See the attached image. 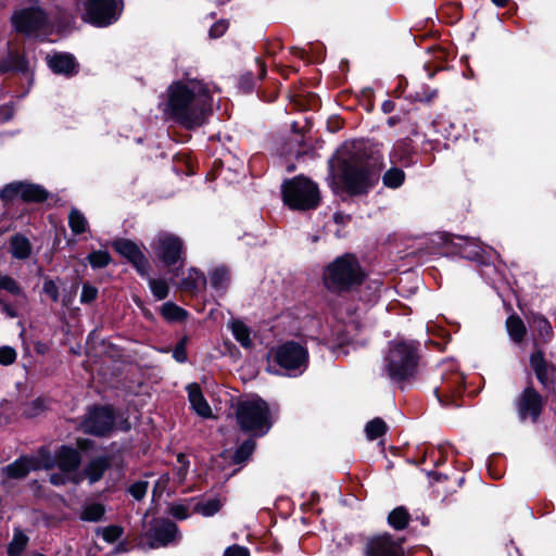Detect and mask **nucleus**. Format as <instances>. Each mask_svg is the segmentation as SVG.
<instances>
[{"mask_svg": "<svg viewBox=\"0 0 556 556\" xmlns=\"http://www.w3.org/2000/svg\"><path fill=\"white\" fill-rule=\"evenodd\" d=\"M223 505L224 500L215 496L198 502L193 507V511L204 517H212L222 509Z\"/></svg>", "mask_w": 556, "mask_h": 556, "instance_id": "24", "label": "nucleus"}, {"mask_svg": "<svg viewBox=\"0 0 556 556\" xmlns=\"http://www.w3.org/2000/svg\"><path fill=\"white\" fill-rule=\"evenodd\" d=\"M114 425V415L110 407H96L91 409L81 422L85 432L103 435L108 433Z\"/></svg>", "mask_w": 556, "mask_h": 556, "instance_id": "14", "label": "nucleus"}, {"mask_svg": "<svg viewBox=\"0 0 556 556\" xmlns=\"http://www.w3.org/2000/svg\"><path fill=\"white\" fill-rule=\"evenodd\" d=\"M409 153H410V147L407 141H399L393 146L392 152H391V161L393 163H401L404 165H407L409 163Z\"/></svg>", "mask_w": 556, "mask_h": 556, "instance_id": "30", "label": "nucleus"}, {"mask_svg": "<svg viewBox=\"0 0 556 556\" xmlns=\"http://www.w3.org/2000/svg\"><path fill=\"white\" fill-rule=\"evenodd\" d=\"M12 24L16 31L33 35L47 27L48 20L45 12L38 7L16 11L12 15Z\"/></svg>", "mask_w": 556, "mask_h": 556, "instance_id": "13", "label": "nucleus"}, {"mask_svg": "<svg viewBox=\"0 0 556 556\" xmlns=\"http://www.w3.org/2000/svg\"><path fill=\"white\" fill-rule=\"evenodd\" d=\"M212 105L211 91L204 83L198 79H181L168 86L164 112L181 126L193 129L206 123Z\"/></svg>", "mask_w": 556, "mask_h": 556, "instance_id": "1", "label": "nucleus"}, {"mask_svg": "<svg viewBox=\"0 0 556 556\" xmlns=\"http://www.w3.org/2000/svg\"><path fill=\"white\" fill-rule=\"evenodd\" d=\"M506 328L513 341L519 343L526 334V326L518 316H509L506 320Z\"/></svg>", "mask_w": 556, "mask_h": 556, "instance_id": "27", "label": "nucleus"}, {"mask_svg": "<svg viewBox=\"0 0 556 556\" xmlns=\"http://www.w3.org/2000/svg\"><path fill=\"white\" fill-rule=\"evenodd\" d=\"M109 466L110 460L108 457H97L92 459L85 470L90 483L99 481Z\"/></svg>", "mask_w": 556, "mask_h": 556, "instance_id": "23", "label": "nucleus"}, {"mask_svg": "<svg viewBox=\"0 0 556 556\" xmlns=\"http://www.w3.org/2000/svg\"><path fill=\"white\" fill-rule=\"evenodd\" d=\"M342 180L349 193H364L369 187L368 167L358 159L344 161L342 167Z\"/></svg>", "mask_w": 556, "mask_h": 556, "instance_id": "11", "label": "nucleus"}, {"mask_svg": "<svg viewBox=\"0 0 556 556\" xmlns=\"http://www.w3.org/2000/svg\"><path fill=\"white\" fill-rule=\"evenodd\" d=\"M533 324H534L535 328L540 331V334L543 338H547L551 336L552 327H551L549 323L547 321V319H545L542 316H535L533 319Z\"/></svg>", "mask_w": 556, "mask_h": 556, "instance_id": "44", "label": "nucleus"}, {"mask_svg": "<svg viewBox=\"0 0 556 556\" xmlns=\"http://www.w3.org/2000/svg\"><path fill=\"white\" fill-rule=\"evenodd\" d=\"M224 556H251V555L247 547L235 544L225 549Z\"/></svg>", "mask_w": 556, "mask_h": 556, "instance_id": "51", "label": "nucleus"}, {"mask_svg": "<svg viewBox=\"0 0 556 556\" xmlns=\"http://www.w3.org/2000/svg\"><path fill=\"white\" fill-rule=\"evenodd\" d=\"M11 253L15 258L24 260L30 254V243L23 236H14L11 239Z\"/></svg>", "mask_w": 556, "mask_h": 556, "instance_id": "26", "label": "nucleus"}, {"mask_svg": "<svg viewBox=\"0 0 556 556\" xmlns=\"http://www.w3.org/2000/svg\"><path fill=\"white\" fill-rule=\"evenodd\" d=\"M285 203L293 210H311L319 202V190L315 182L305 177H295L283 185Z\"/></svg>", "mask_w": 556, "mask_h": 556, "instance_id": "5", "label": "nucleus"}, {"mask_svg": "<svg viewBox=\"0 0 556 556\" xmlns=\"http://www.w3.org/2000/svg\"><path fill=\"white\" fill-rule=\"evenodd\" d=\"M146 278H148L150 290L157 301L167 298L169 293V287L164 279L151 278L149 275Z\"/></svg>", "mask_w": 556, "mask_h": 556, "instance_id": "34", "label": "nucleus"}, {"mask_svg": "<svg viewBox=\"0 0 556 556\" xmlns=\"http://www.w3.org/2000/svg\"><path fill=\"white\" fill-rule=\"evenodd\" d=\"M161 312L163 317L168 321H181L187 317V312L172 302L163 304Z\"/></svg>", "mask_w": 556, "mask_h": 556, "instance_id": "31", "label": "nucleus"}, {"mask_svg": "<svg viewBox=\"0 0 556 556\" xmlns=\"http://www.w3.org/2000/svg\"><path fill=\"white\" fill-rule=\"evenodd\" d=\"M408 520V513L403 507H397L393 509L388 516L389 525L396 530H402L406 528Z\"/></svg>", "mask_w": 556, "mask_h": 556, "instance_id": "32", "label": "nucleus"}, {"mask_svg": "<svg viewBox=\"0 0 556 556\" xmlns=\"http://www.w3.org/2000/svg\"><path fill=\"white\" fill-rule=\"evenodd\" d=\"M88 262L92 268H103L111 263V255L103 250L93 251L88 255Z\"/></svg>", "mask_w": 556, "mask_h": 556, "instance_id": "40", "label": "nucleus"}, {"mask_svg": "<svg viewBox=\"0 0 556 556\" xmlns=\"http://www.w3.org/2000/svg\"><path fill=\"white\" fill-rule=\"evenodd\" d=\"M237 419L241 429L256 435H264L271 427L268 405L258 396H251L238 405Z\"/></svg>", "mask_w": 556, "mask_h": 556, "instance_id": "4", "label": "nucleus"}, {"mask_svg": "<svg viewBox=\"0 0 556 556\" xmlns=\"http://www.w3.org/2000/svg\"><path fill=\"white\" fill-rule=\"evenodd\" d=\"M177 463L179 464V466L175 471V477H176L178 483H181L186 479L189 464L184 454H179L177 456Z\"/></svg>", "mask_w": 556, "mask_h": 556, "instance_id": "43", "label": "nucleus"}, {"mask_svg": "<svg viewBox=\"0 0 556 556\" xmlns=\"http://www.w3.org/2000/svg\"><path fill=\"white\" fill-rule=\"evenodd\" d=\"M365 278V271L353 254L334 258L324 270L325 286L332 291H348Z\"/></svg>", "mask_w": 556, "mask_h": 556, "instance_id": "2", "label": "nucleus"}, {"mask_svg": "<svg viewBox=\"0 0 556 556\" xmlns=\"http://www.w3.org/2000/svg\"><path fill=\"white\" fill-rule=\"evenodd\" d=\"M151 249L155 256L166 266H173L184 256L182 240L168 232H160L151 242Z\"/></svg>", "mask_w": 556, "mask_h": 556, "instance_id": "9", "label": "nucleus"}, {"mask_svg": "<svg viewBox=\"0 0 556 556\" xmlns=\"http://www.w3.org/2000/svg\"><path fill=\"white\" fill-rule=\"evenodd\" d=\"M405 179V174L401 168L391 167L387 170L382 177L384 186L389 188H399L402 186Z\"/></svg>", "mask_w": 556, "mask_h": 556, "instance_id": "35", "label": "nucleus"}, {"mask_svg": "<svg viewBox=\"0 0 556 556\" xmlns=\"http://www.w3.org/2000/svg\"><path fill=\"white\" fill-rule=\"evenodd\" d=\"M148 484L147 481H137L129 486L128 491L135 500L140 501L147 494Z\"/></svg>", "mask_w": 556, "mask_h": 556, "instance_id": "42", "label": "nucleus"}, {"mask_svg": "<svg viewBox=\"0 0 556 556\" xmlns=\"http://www.w3.org/2000/svg\"><path fill=\"white\" fill-rule=\"evenodd\" d=\"M16 358V352L11 346H2L0 348V364L1 365H11L14 363Z\"/></svg>", "mask_w": 556, "mask_h": 556, "instance_id": "46", "label": "nucleus"}, {"mask_svg": "<svg viewBox=\"0 0 556 556\" xmlns=\"http://www.w3.org/2000/svg\"><path fill=\"white\" fill-rule=\"evenodd\" d=\"M393 105L390 101H386L383 104H382V109L386 113L390 112L392 110Z\"/></svg>", "mask_w": 556, "mask_h": 556, "instance_id": "57", "label": "nucleus"}, {"mask_svg": "<svg viewBox=\"0 0 556 556\" xmlns=\"http://www.w3.org/2000/svg\"><path fill=\"white\" fill-rule=\"evenodd\" d=\"M105 514V507L101 503L89 502L81 507L80 519L88 522H99Z\"/></svg>", "mask_w": 556, "mask_h": 556, "instance_id": "25", "label": "nucleus"}, {"mask_svg": "<svg viewBox=\"0 0 556 556\" xmlns=\"http://www.w3.org/2000/svg\"><path fill=\"white\" fill-rule=\"evenodd\" d=\"M12 67L17 70V71H24L23 60H20L18 64H16V65H14Z\"/></svg>", "mask_w": 556, "mask_h": 556, "instance_id": "58", "label": "nucleus"}, {"mask_svg": "<svg viewBox=\"0 0 556 556\" xmlns=\"http://www.w3.org/2000/svg\"><path fill=\"white\" fill-rule=\"evenodd\" d=\"M228 28V23L226 21L216 22L210 29V36L212 38H218L225 34Z\"/></svg>", "mask_w": 556, "mask_h": 556, "instance_id": "52", "label": "nucleus"}, {"mask_svg": "<svg viewBox=\"0 0 556 556\" xmlns=\"http://www.w3.org/2000/svg\"><path fill=\"white\" fill-rule=\"evenodd\" d=\"M387 430L386 422L380 418H375L367 422L365 427L366 437L368 440H375L382 434H384Z\"/></svg>", "mask_w": 556, "mask_h": 556, "instance_id": "38", "label": "nucleus"}, {"mask_svg": "<svg viewBox=\"0 0 556 556\" xmlns=\"http://www.w3.org/2000/svg\"><path fill=\"white\" fill-rule=\"evenodd\" d=\"M178 535L176 525L166 519H153L143 526L141 544L149 548H159L174 542Z\"/></svg>", "mask_w": 556, "mask_h": 556, "instance_id": "8", "label": "nucleus"}, {"mask_svg": "<svg viewBox=\"0 0 556 556\" xmlns=\"http://www.w3.org/2000/svg\"><path fill=\"white\" fill-rule=\"evenodd\" d=\"M0 304L2 305V309L3 312L10 317V318H15L17 317V312L14 307H12L10 304L8 303H3L1 300H0Z\"/></svg>", "mask_w": 556, "mask_h": 556, "instance_id": "54", "label": "nucleus"}, {"mask_svg": "<svg viewBox=\"0 0 556 556\" xmlns=\"http://www.w3.org/2000/svg\"><path fill=\"white\" fill-rule=\"evenodd\" d=\"M254 448H255V443L253 440H248V441L243 442L235 453V456H233L235 463L240 464V463L245 462L251 456Z\"/></svg>", "mask_w": 556, "mask_h": 556, "instance_id": "41", "label": "nucleus"}, {"mask_svg": "<svg viewBox=\"0 0 556 556\" xmlns=\"http://www.w3.org/2000/svg\"><path fill=\"white\" fill-rule=\"evenodd\" d=\"M43 292L52 300L58 301L59 299V289L53 280L48 279L43 283Z\"/></svg>", "mask_w": 556, "mask_h": 556, "instance_id": "50", "label": "nucleus"}, {"mask_svg": "<svg viewBox=\"0 0 556 556\" xmlns=\"http://www.w3.org/2000/svg\"><path fill=\"white\" fill-rule=\"evenodd\" d=\"M274 358L288 376L296 377L306 369L308 353L301 344L287 342L277 348Z\"/></svg>", "mask_w": 556, "mask_h": 556, "instance_id": "6", "label": "nucleus"}, {"mask_svg": "<svg viewBox=\"0 0 556 556\" xmlns=\"http://www.w3.org/2000/svg\"><path fill=\"white\" fill-rule=\"evenodd\" d=\"M17 195L26 201H42L47 198V192L38 185L16 182L8 185L0 193V197L4 200Z\"/></svg>", "mask_w": 556, "mask_h": 556, "instance_id": "17", "label": "nucleus"}, {"mask_svg": "<svg viewBox=\"0 0 556 556\" xmlns=\"http://www.w3.org/2000/svg\"><path fill=\"white\" fill-rule=\"evenodd\" d=\"M211 285L213 288L222 290L225 289L229 281V273L224 267L215 268L210 278Z\"/></svg>", "mask_w": 556, "mask_h": 556, "instance_id": "39", "label": "nucleus"}, {"mask_svg": "<svg viewBox=\"0 0 556 556\" xmlns=\"http://www.w3.org/2000/svg\"><path fill=\"white\" fill-rule=\"evenodd\" d=\"M112 245L117 253L132 264L141 277L148 276L149 261L135 242L128 239H118Z\"/></svg>", "mask_w": 556, "mask_h": 556, "instance_id": "15", "label": "nucleus"}, {"mask_svg": "<svg viewBox=\"0 0 556 556\" xmlns=\"http://www.w3.org/2000/svg\"><path fill=\"white\" fill-rule=\"evenodd\" d=\"M54 462L46 450H40L37 455L22 456L12 464L2 468V473L11 479H22L30 471L50 469Z\"/></svg>", "mask_w": 556, "mask_h": 556, "instance_id": "10", "label": "nucleus"}, {"mask_svg": "<svg viewBox=\"0 0 556 556\" xmlns=\"http://www.w3.org/2000/svg\"><path fill=\"white\" fill-rule=\"evenodd\" d=\"M231 332L235 339L243 346L251 348L252 340L250 337V329L240 320H235L230 325Z\"/></svg>", "mask_w": 556, "mask_h": 556, "instance_id": "28", "label": "nucleus"}, {"mask_svg": "<svg viewBox=\"0 0 556 556\" xmlns=\"http://www.w3.org/2000/svg\"><path fill=\"white\" fill-rule=\"evenodd\" d=\"M530 363L535 371L536 378L542 384L547 387L554 381L556 378V368L552 364L546 363L541 351L531 355Z\"/></svg>", "mask_w": 556, "mask_h": 556, "instance_id": "20", "label": "nucleus"}, {"mask_svg": "<svg viewBox=\"0 0 556 556\" xmlns=\"http://www.w3.org/2000/svg\"><path fill=\"white\" fill-rule=\"evenodd\" d=\"M206 282L205 276L195 268H190L188 276L184 278L181 285L186 290H195Z\"/></svg>", "mask_w": 556, "mask_h": 556, "instance_id": "33", "label": "nucleus"}, {"mask_svg": "<svg viewBox=\"0 0 556 556\" xmlns=\"http://www.w3.org/2000/svg\"><path fill=\"white\" fill-rule=\"evenodd\" d=\"M28 538L22 531H15L12 541L8 546L10 556H20L25 549Z\"/></svg>", "mask_w": 556, "mask_h": 556, "instance_id": "37", "label": "nucleus"}, {"mask_svg": "<svg viewBox=\"0 0 556 556\" xmlns=\"http://www.w3.org/2000/svg\"><path fill=\"white\" fill-rule=\"evenodd\" d=\"M121 535H122V529L116 526L108 527L102 531L103 539L109 543H112V542L118 540L121 538Z\"/></svg>", "mask_w": 556, "mask_h": 556, "instance_id": "48", "label": "nucleus"}, {"mask_svg": "<svg viewBox=\"0 0 556 556\" xmlns=\"http://www.w3.org/2000/svg\"><path fill=\"white\" fill-rule=\"evenodd\" d=\"M496 7L503 8L507 4L508 0H491Z\"/></svg>", "mask_w": 556, "mask_h": 556, "instance_id": "56", "label": "nucleus"}, {"mask_svg": "<svg viewBox=\"0 0 556 556\" xmlns=\"http://www.w3.org/2000/svg\"><path fill=\"white\" fill-rule=\"evenodd\" d=\"M266 73L264 64H261V76L263 77Z\"/></svg>", "mask_w": 556, "mask_h": 556, "instance_id": "61", "label": "nucleus"}, {"mask_svg": "<svg viewBox=\"0 0 556 556\" xmlns=\"http://www.w3.org/2000/svg\"><path fill=\"white\" fill-rule=\"evenodd\" d=\"M0 290H5L14 295H20L22 293L21 287L18 283L10 276H7Z\"/></svg>", "mask_w": 556, "mask_h": 556, "instance_id": "47", "label": "nucleus"}, {"mask_svg": "<svg viewBox=\"0 0 556 556\" xmlns=\"http://www.w3.org/2000/svg\"><path fill=\"white\" fill-rule=\"evenodd\" d=\"M98 295V289L89 283H85L80 293V302L81 303H90Z\"/></svg>", "mask_w": 556, "mask_h": 556, "instance_id": "45", "label": "nucleus"}, {"mask_svg": "<svg viewBox=\"0 0 556 556\" xmlns=\"http://www.w3.org/2000/svg\"><path fill=\"white\" fill-rule=\"evenodd\" d=\"M10 67L4 65V64H0V72H5L8 71Z\"/></svg>", "mask_w": 556, "mask_h": 556, "instance_id": "60", "label": "nucleus"}, {"mask_svg": "<svg viewBox=\"0 0 556 556\" xmlns=\"http://www.w3.org/2000/svg\"><path fill=\"white\" fill-rule=\"evenodd\" d=\"M165 481H166V479H160V480L157 481V483H156V488H159V486H162V488H163V485H164Z\"/></svg>", "mask_w": 556, "mask_h": 556, "instance_id": "59", "label": "nucleus"}, {"mask_svg": "<svg viewBox=\"0 0 556 556\" xmlns=\"http://www.w3.org/2000/svg\"><path fill=\"white\" fill-rule=\"evenodd\" d=\"M518 409L522 419L530 415L533 420H536L542 409L541 395L533 388H526L519 400Z\"/></svg>", "mask_w": 556, "mask_h": 556, "instance_id": "18", "label": "nucleus"}, {"mask_svg": "<svg viewBox=\"0 0 556 556\" xmlns=\"http://www.w3.org/2000/svg\"><path fill=\"white\" fill-rule=\"evenodd\" d=\"M122 9L119 0H87L84 18L99 27L109 26L118 20Z\"/></svg>", "mask_w": 556, "mask_h": 556, "instance_id": "7", "label": "nucleus"}, {"mask_svg": "<svg viewBox=\"0 0 556 556\" xmlns=\"http://www.w3.org/2000/svg\"><path fill=\"white\" fill-rule=\"evenodd\" d=\"M48 401L43 397H38L25 404L23 414L26 417L34 418L42 414L48 408Z\"/></svg>", "mask_w": 556, "mask_h": 556, "instance_id": "36", "label": "nucleus"}, {"mask_svg": "<svg viewBox=\"0 0 556 556\" xmlns=\"http://www.w3.org/2000/svg\"><path fill=\"white\" fill-rule=\"evenodd\" d=\"M49 67L58 74L70 75L74 72L75 61L70 54H55L47 56Z\"/></svg>", "mask_w": 556, "mask_h": 556, "instance_id": "22", "label": "nucleus"}, {"mask_svg": "<svg viewBox=\"0 0 556 556\" xmlns=\"http://www.w3.org/2000/svg\"><path fill=\"white\" fill-rule=\"evenodd\" d=\"M463 377L454 374L451 378L444 379L443 382L434 389V393L442 405H448L455 396L462 392Z\"/></svg>", "mask_w": 556, "mask_h": 556, "instance_id": "19", "label": "nucleus"}, {"mask_svg": "<svg viewBox=\"0 0 556 556\" xmlns=\"http://www.w3.org/2000/svg\"><path fill=\"white\" fill-rule=\"evenodd\" d=\"M169 513L173 517L179 520L187 519L190 516L187 506L182 504H176L170 506Z\"/></svg>", "mask_w": 556, "mask_h": 556, "instance_id": "49", "label": "nucleus"}, {"mask_svg": "<svg viewBox=\"0 0 556 556\" xmlns=\"http://www.w3.org/2000/svg\"><path fill=\"white\" fill-rule=\"evenodd\" d=\"M79 464V453L75 448L62 446L56 454L59 472L51 473L50 482L54 485H63L72 481Z\"/></svg>", "mask_w": 556, "mask_h": 556, "instance_id": "12", "label": "nucleus"}, {"mask_svg": "<svg viewBox=\"0 0 556 556\" xmlns=\"http://www.w3.org/2000/svg\"><path fill=\"white\" fill-rule=\"evenodd\" d=\"M5 278H7L5 275H0V287L2 286Z\"/></svg>", "mask_w": 556, "mask_h": 556, "instance_id": "62", "label": "nucleus"}, {"mask_svg": "<svg viewBox=\"0 0 556 556\" xmlns=\"http://www.w3.org/2000/svg\"><path fill=\"white\" fill-rule=\"evenodd\" d=\"M188 397L189 402L191 404V407L194 409V412L204 417L207 418L212 415L211 407L206 400L204 399L201 389L198 384H189L188 388Z\"/></svg>", "mask_w": 556, "mask_h": 556, "instance_id": "21", "label": "nucleus"}, {"mask_svg": "<svg viewBox=\"0 0 556 556\" xmlns=\"http://www.w3.org/2000/svg\"><path fill=\"white\" fill-rule=\"evenodd\" d=\"M13 112L10 108H4L0 112V122H5L11 118Z\"/></svg>", "mask_w": 556, "mask_h": 556, "instance_id": "55", "label": "nucleus"}, {"mask_svg": "<svg viewBox=\"0 0 556 556\" xmlns=\"http://www.w3.org/2000/svg\"><path fill=\"white\" fill-rule=\"evenodd\" d=\"M68 225L73 233L80 235L86 231L88 220L77 208H72L68 214Z\"/></svg>", "mask_w": 556, "mask_h": 556, "instance_id": "29", "label": "nucleus"}, {"mask_svg": "<svg viewBox=\"0 0 556 556\" xmlns=\"http://www.w3.org/2000/svg\"><path fill=\"white\" fill-rule=\"evenodd\" d=\"M417 364L416 346L413 342L394 340L384 356V371L393 381L413 376Z\"/></svg>", "mask_w": 556, "mask_h": 556, "instance_id": "3", "label": "nucleus"}, {"mask_svg": "<svg viewBox=\"0 0 556 556\" xmlns=\"http://www.w3.org/2000/svg\"><path fill=\"white\" fill-rule=\"evenodd\" d=\"M173 356L179 363H184V362L187 361V353H186V349H185V343L184 342H181V343L176 345V348H175V350L173 352Z\"/></svg>", "mask_w": 556, "mask_h": 556, "instance_id": "53", "label": "nucleus"}, {"mask_svg": "<svg viewBox=\"0 0 556 556\" xmlns=\"http://www.w3.org/2000/svg\"><path fill=\"white\" fill-rule=\"evenodd\" d=\"M367 556H404L402 542L388 533L370 538L366 544Z\"/></svg>", "mask_w": 556, "mask_h": 556, "instance_id": "16", "label": "nucleus"}]
</instances>
